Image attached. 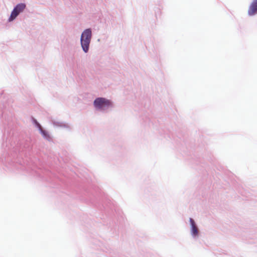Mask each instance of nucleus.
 Listing matches in <instances>:
<instances>
[{
	"instance_id": "nucleus-1",
	"label": "nucleus",
	"mask_w": 257,
	"mask_h": 257,
	"mask_svg": "<svg viewBox=\"0 0 257 257\" xmlns=\"http://www.w3.org/2000/svg\"><path fill=\"white\" fill-rule=\"evenodd\" d=\"M95 110L102 113L108 112L114 107L113 102L104 97H97L93 102Z\"/></svg>"
},
{
	"instance_id": "nucleus-2",
	"label": "nucleus",
	"mask_w": 257,
	"mask_h": 257,
	"mask_svg": "<svg viewBox=\"0 0 257 257\" xmlns=\"http://www.w3.org/2000/svg\"><path fill=\"white\" fill-rule=\"evenodd\" d=\"M92 37V33L91 28L85 29L81 33L80 40V45L85 53H87L89 51Z\"/></svg>"
},
{
	"instance_id": "nucleus-3",
	"label": "nucleus",
	"mask_w": 257,
	"mask_h": 257,
	"mask_svg": "<svg viewBox=\"0 0 257 257\" xmlns=\"http://www.w3.org/2000/svg\"><path fill=\"white\" fill-rule=\"evenodd\" d=\"M26 8V5L25 3H19L17 4L14 7L8 21L9 22L14 21L21 13L24 12Z\"/></svg>"
},
{
	"instance_id": "nucleus-4",
	"label": "nucleus",
	"mask_w": 257,
	"mask_h": 257,
	"mask_svg": "<svg viewBox=\"0 0 257 257\" xmlns=\"http://www.w3.org/2000/svg\"><path fill=\"white\" fill-rule=\"evenodd\" d=\"M190 235L192 238L197 240L199 238L200 232L196 222L192 218H189Z\"/></svg>"
},
{
	"instance_id": "nucleus-5",
	"label": "nucleus",
	"mask_w": 257,
	"mask_h": 257,
	"mask_svg": "<svg viewBox=\"0 0 257 257\" xmlns=\"http://www.w3.org/2000/svg\"><path fill=\"white\" fill-rule=\"evenodd\" d=\"M51 122L54 127L64 128L68 131H70L72 128L71 124L64 121L52 119Z\"/></svg>"
},
{
	"instance_id": "nucleus-6",
	"label": "nucleus",
	"mask_w": 257,
	"mask_h": 257,
	"mask_svg": "<svg viewBox=\"0 0 257 257\" xmlns=\"http://www.w3.org/2000/svg\"><path fill=\"white\" fill-rule=\"evenodd\" d=\"M247 14L249 16H253L257 14V0H253L251 3Z\"/></svg>"
},
{
	"instance_id": "nucleus-7",
	"label": "nucleus",
	"mask_w": 257,
	"mask_h": 257,
	"mask_svg": "<svg viewBox=\"0 0 257 257\" xmlns=\"http://www.w3.org/2000/svg\"><path fill=\"white\" fill-rule=\"evenodd\" d=\"M39 132L45 139L48 141H51L52 140L51 137L47 131L43 128L41 130H40Z\"/></svg>"
},
{
	"instance_id": "nucleus-8",
	"label": "nucleus",
	"mask_w": 257,
	"mask_h": 257,
	"mask_svg": "<svg viewBox=\"0 0 257 257\" xmlns=\"http://www.w3.org/2000/svg\"><path fill=\"white\" fill-rule=\"evenodd\" d=\"M32 119L33 123L35 125V127L38 129L39 131H40V130L43 128L42 126L40 124V123L37 120V119H36L34 117H32Z\"/></svg>"
}]
</instances>
